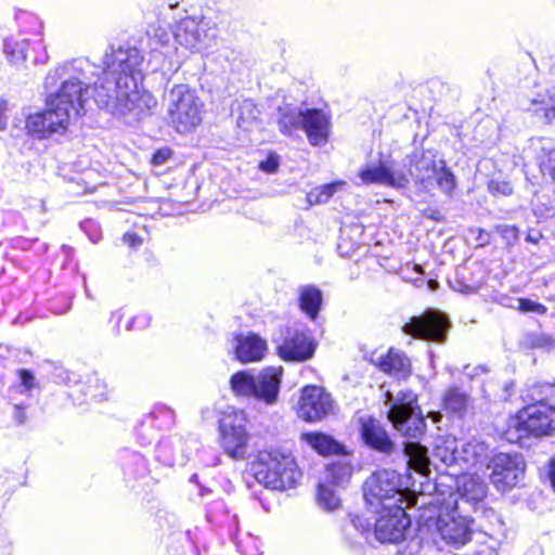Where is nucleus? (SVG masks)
<instances>
[{"mask_svg":"<svg viewBox=\"0 0 555 555\" xmlns=\"http://www.w3.org/2000/svg\"><path fill=\"white\" fill-rule=\"evenodd\" d=\"M142 62L140 50L129 46H120L105 54V77L100 85L93 82L94 101L100 108L115 116L140 120L156 106L155 98L138 88L142 79ZM87 67L88 63L73 60L60 63L47 73L43 81L47 108L28 116L26 128L30 134L44 139L64 133L72 117L85 112L92 85Z\"/></svg>","mask_w":555,"mask_h":555,"instance_id":"f257e3e1","label":"nucleus"},{"mask_svg":"<svg viewBox=\"0 0 555 555\" xmlns=\"http://www.w3.org/2000/svg\"><path fill=\"white\" fill-rule=\"evenodd\" d=\"M359 177L365 184L378 183L395 189L406 188L410 178L424 189L436 184L444 194H452L456 183L455 177L446 163L437 160L435 152L415 151L409 158V168L400 167L396 163L380 162L378 166L363 168Z\"/></svg>","mask_w":555,"mask_h":555,"instance_id":"f03ea898","label":"nucleus"},{"mask_svg":"<svg viewBox=\"0 0 555 555\" xmlns=\"http://www.w3.org/2000/svg\"><path fill=\"white\" fill-rule=\"evenodd\" d=\"M551 385H535L531 399L534 403L521 409L515 416L509 417L504 433L506 440L515 442L524 436H548L555 433V408L544 402Z\"/></svg>","mask_w":555,"mask_h":555,"instance_id":"7ed1b4c3","label":"nucleus"},{"mask_svg":"<svg viewBox=\"0 0 555 555\" xmlns=\"http://www.w3.org/2000/svg\"><path fill=\"white\" fill-rule=\"evenodd\" d=\"M256 480L273 490H285L296 485L300 474L294 457L280 450L260 451L251 463Z\"/></svg>","mask_w":555,"mask_h":555,"instance_id":"20e7f679","label":"nucleus"},{"mask_svg":"<svg viewBox=\"0 0 555 555\" xmlns=\"http://www.w3.org/2000/svg\"><path fill=\"white\" fill-rule=\"evenodd\" d=\"M385 405L389 406V422L403 437L420 439L425 434L426 423L413 391L400 390L396 395L386 391Z\"/></svg>","mask_w":555,"mask_h":555,"instance_id":"39448f33","label":"nucleus"},{"mask_svg":"<svg viewBox=\"0 0 555 555\" xmlns=\"http://www.w3.org/2000/svg\"><path fill=\"white\" fill-rule=\"evenodd\" d=\"M363 495L366 503L377 511L389 506H406L413 503V499L405 498L406 487L402 476L393 469H379L374 472L364 482Z\"/></svg>","mask_w":555,"mask_h":555,"instance_id":"423d86ee","label":"nucleus"},{"mask_svg":"<svg viewBox=\"0 0 555 555\" xmlns=\"http://www.w3.org/2000/svg\"><path fill=\"white\" fill-rule=\"evenodd\" d=\"M278 125L285 135H294L298 130H304L309 142L315 146L324 145L328 139L330 120L315 108L305 112L289 107L280 108Z\"/></svg>","mask_w":555,"mask_h":555,"instance_id":"0eeeda50","label":"nucleus"},{"mask_svg":"<svg viewBox=\"0 0 555 555\" xmlns=\"http://www.w3.org/2000/svg\"><path fill=\"white\" fill-rule=\"evenodd\" d=\"M167 116L178 132H188L202 120L195 93L185 85H176L168 94Z\"/></svg>","mask_w":555,"mask_h":555,"instance_id":"6e6552de","label":"nucleus"},{"mask_svg":"<svg viewBox=\"0 0 555 555\" xmlns=\"http://www.w3.org/2000/svg\"><path fill=\"white\" fill-rule=\"evenodd\" d=\"M243 411L224 412L220 420L221 444L225 453L235 460L244 459L247 452L248 435Z\"/></svg>","mask_w":555,"mask_h":555,"instance_id":"1a4fd4ad","label":"nucleus"},{"mask_svg":"<svg viewBox=\"0 0 555 555\" xmlns=\"http://www.w3.org/2000/svg\"><path fill=\"white\" fill-rule=\"evenodd\" d=\"M488 467L491 469L490 480L502 492L516 487L524 478L526 463L518 453H498L491 457Z\"/></svg>","mask_w":555,"mask_h":555,"instance_id":"9d476101","label":"nucleus"},{"mask_svg":"<svg viewBox=\"0 0 555 555\" xmlns=\"http://www.w3.org/2000/svg\"><path fill=\"white\" fill-rule=\"evenodd\" d=\"M379 514L375 521V537L382 543H398L405 537L411 520L402 505L377 508Z\"/></svg>","mask_w":555,"mask_h":555,"instance_id":"9b49d317","label":"nucleus"},{"mask_svg":"<svg viewBox=\"0 0 555 555\" xmlns=\"http://www.w3.org/2000/svg\"><path fill=\"white\" fill-rule=\"evenodd\" d=\"M450 322L446 314L437 310H427L420 317H413L402 331L418 339L442 344L447 339Z\"/></svg>","mask_w":555,"mask_h":555,"instance_id":"f8f14e48","label":"nucleus"},{"mask_svg":"<svg viewBox=\"0 0 555 555\" xmlns=\"http://www.w3.org/2000/svg\"><path fill=\"white\" fill-rule=\"evenodd\" d=\"M175 40L193 52H206L216 44L215 34H209L205 26L193 17L182 18L175 33Z\"/></svg>","mask_w":555,"mask_h":555,"instance_id":"ddd939ff","label":"nucleus"},{"mask_svg":"<svg viewBox=\"0 0 555 555\" xmlns=\"http://www.w3.org/2000/svg\"><path fill=\"white\" fill-rule=\"evenodd\" d=\"M333 411V400L328 392L318 386L302 389L297 414L307 422H315L326 417Z\"/></svg>","mask_w":555,"mask_h":555,"instance_id":"4468645a","label":"nucleus"},{"mask_svg":"<svg viewBox=\"0 0 555 555\" xmlns=\"http://www.w3.org/2000/svg\"><path fill=\"white\" fill-rule=\"evenodd\" d=\"M315 343L302 328H287L282 344L278 346L279 356L285 361L304 362L311 359Z\"/></svg>","mask_w":555,"mask_h":555,"instance_id":"2eb2a0df","label":"nucleus"},{"mask_svg":"<svg viewBox=\"0 0 555 555\" xmlns=\"http://www.w3.org/2000/svg\"><path fill=\"white\" fill-rule=\"evenodd\" d=\"M358 424L360 436L365 446L385 455H390L396 451V444L380 421L363 414L358 417Z\"/></svg>","mask_w":555,"mask_h":555,"instance_id":"dca6fc26","label":"nucleus"},{"mask_svg":"<svg viewBox=\"0 0 555 555\" xmlns=\"http://www.w3.org/2000/svg\"><path fill=\"white\" fill-rule=\"evenodd\" d=\"M434 521V541L439 537L446 544L453 547L465 545L470 540V529L464 519L439 517Z\"/></svg>","mask_w":555,"mask_h":555,"instance_id":"f3484780","label":"nucleus"},{"mask_svg":"<svg viewBox=\"0 0 555 555\" xmlns=\"http://www.w3.org/2000/svg\"><path fill=\"white\" fill-rule=\"evenodd\" d=\"M282 367L269 366L255 376L254 398L268 405L276 403L281 386Z\"/></svg>","mask_w":555,"mask_h":555,"instance_id":"a211bd4d","label":"nucleus"},{"mask_svg":"<svg viewBox=\"0 0 555 555\" xmlns=\"http://www.w3.org/2000/svg\"><path fill=\"white\" fill-rule=\"evenodd\" d=\"M371 362L397 378H406L411 374L410 359L393 348L389 349L387 354L372 356Z\"/></svg>","mask_w":555,"mask_h":555,"instance_id":"6ab92c4d","label":"nucleus"},{"mask_svg":"<svg viewBox=\"0 0 555 555\" xmlns=\"http://www.w3.org/2000/svg\"><path fill=\"white\" fill-rule=\"evenodd\" d=\"M235 341L236 358L243 363L260 361L267 350V341L254 333L237 335Z\"/></svg>","mask_w":555,"mask_h":555,"instance_id":"aec40b11","label":"nucleus"},{"mask_svg":"<svg viewBox=\"0 0 555 555\" xmlns=\"http://www.w3.org/2000/svg\"><path fill=\"white\" fill-rule=\"evenodd\" d=\"M488 451V446L481 441L470 440L462 443L457 463L460 473H463L470 467H475L477 465L482 466L486 464L489 459Z\"/></svg>","mask_w":555,"mask_h":555,"instance_id":"412c9836","label":"nucleus"},{"mask_svg":"<svg viewBox=\"0 0 555 555\" xmlns=\"http://www.w3.org/2000/svg\"><path fill=\"white\" fill-rule=\"evenodd\" d=\"M459 441L453 436H439L436 438L433 457L447 467L457 466L459 463Z\"/></svg>","mask_w":555,"mask_h":555,"instance_id":"4be33fe9","label":"nucleus"},{"mask_svg":"<svg viewBox=\"0 0 555 555\" xmlns=\"http://www.w3.org/2000/svg\"><path fill=\"white\" fill-rule=\"evenodd\" d=\"M462 476L456 481L460 496L472 503H478L486 498L487 485L476 475L461 473Z\"/></svg>","mask_w":555,"mask_h":555,"instance_id":"5701e85b","label":"nucleus"},{"mask_svg":"<svg viewBox=\"0 0 555 555\" xmlns=\"http://www.w3.org/2000/svg\"><path fill=\"white\" fill-rule=\"evenodd\" d=\"M531 149L535 153L537 163L543 173L548 172L553 177L555 168V142L546 138L531 140Z\"/></svg>","mask_w":555,"mask_h":555,"instance_id":"b1692460","label":"nucleus"},{"mask_svg":"<svg viewBox=\"0 0 555 555\" xmlns=\"http://www.w3.org/2000/svg\"><path fill=\"white\" fill-rule=\"evenodd\" d=\"M403 446L409 467L416 473L427 475L431 463L427 449L417 441H408Z\"/></svg>","mask_w":555,"mask_h":555,"instance_id":"393cba45","label":"nucleus"},{"mask_svg":"<svg viewBox=\"0 0 555 555\" xmlns=\"http://www.w3.org/2000/svg\"><path fill=\"white\" fill-rule=\"evenodd\" d=\"M322 305V292L313 285L299 289V307L311 320H315Z\"/></svg>","mask_w":555,"mask_h":555,"instance_id":"a878e982","label":"nucleus"},{"mask_svg":"<svg viewBox=\"0 0 555 555\" xmlns=\"http://www.w3.org/2000/svg\"><path fill=\"white\" fill-rule=\"evenodd\" d=\"M80 391L88 400L94 402H102L108 398L107 384L98 373H92L87 376L85 383L81 385Z\"/></svg>","mask_w":555,"mask_h":555,"instance_id":"bb28decb","label":"nucleus"},{"mask_svg":"<svg viewBox=\"0 0 555 555\" xmlns=\"http://www.w3.org/2000/svg\"><path fill=\"white\" fill-rule=\"evenodd\" d=\"M301 439L323 455L339 453L341 449L337 441L322 433H306L301 435Z\"/></svg>","mask_w":555,"mask_h":555,"instance_id":"cd10ccee","label":"nucleus"},{"mask_svg":"<svg viewBox=\"0 0 555 555\" xmlns=\"http://www.w3.org/2000/svg\"><path fill=\"white\" fill-rule=\"evenodd\" d=\"M470 399L466 392L459 388H451L443 396V409L452 414L462 417L467 411Z\"/></svg>","mask_w":555,"mask_h":555,"instance_id":"c85d7f7f","label":"nucleus"},{"mask_svg":"<svg viewBox=\"0 0 555 555\" xmlns=\"http://www.w3.org/2000/svg\"><path fill=\"white\" fill-rule=\"evenodd\" d=\"M235 112L237 114L236 121L240 128L250 130L254 126L258 125L260 111L251 100H243L238 103Z\"/></svg>","mask_w":555,"mask_h":555,"instance_id":"c756f323","label":"nucleus"},{"mask_svg":"<svg viewBox=\"0 0 555 555\" xmlns=\"http://www.w3.org/2000/svg\"><path fill=\"white\" fill-rule=\"evenodd\" d=\"M352 466L346 460H339L327 465L326 468V481L344 487L347 485L352 475Z\"/></svg>","mask_w":555,"mask_h":555,"instance_id":"7c9ffc66","label":"nucleus"},{"mask_svg":"<svg viewBox=\"0 0 555 555\" xmlns=\"http://www.w3.org/2000/svg\"><path fill=\"white\" fill-rule=\"evenodd\" d=\"M230 386L236 396L253 397L255 393V375L249 371H240L230 378Z\"/></svg>","mask_w":555,"mask_h":555,"instance_id":"2f4dec72","label":"nucleus"},{"mask_svg":"<svg viewBox=\"0 0 555 555\" xmlns=\"http://www.w3.org/2000/svg\"><path fill=\"white\" fill-rule=\"evenodd\" d=\"M28 44V40L20 35L11 36L4 39L3 50L11 62L18 64L26 60Z\"/></svg>","mask_w":555,"mask_h":555,"instance_id":"473e14b6","label":"nucleus"},{"mask_svg":"<svg viewBox=\"0 0 555 555\" xmlns=\"http://www.w3.org/2000/svg\"><path fill=\"white\" fill-rule=\"evenodd\" d=\"M535 115H542L546 122L555 124V95L545 94L531 100L528 107Z\"/></svg>","mask_w":555,"mask_h":555,"instance_id":"72a5a7b5","label":"nucleus"},{"mask_svg":"<svg viewBox=\"0 0 555 555\" xmlns=\"http://www.w3.org/2000/svg\"><path fill=\"white\" fill-rule=\"evenodd\" d=\"M340 185L341 183H330L314 188L307 194V202L310 206L324 204L328 202Z\"/></svg>","mask_w":555,"mask_h":555,"instance_id":"f704fd0d","label":"nucleus"},{"mask_svg":"<svg viewBox=\"0 0 555 555\" xmlns=\"http://www.w3.org/2000/svg\"><path fill=\"white\" fill-rule=\"evenodd\" d=\"M318 503L323 509L335 511L340 506V499L330 486L326 483H320Z\"/></svg>","mask_w":555,"mask_h":555,"instance_id":"c9c22d12","label":"nucleus"},{"mask_svg":"<svg viewBox=\"0 0 555 555\" xmlns=\"http://www.w3.org/2000/svg\"><path fill=\"white\" fill-rule=\"evenodd\" d=\"M494 231L502 237L507 249H511L519 242L520 231L516 225L496 224Z\"/></svg>","mask_w":555,"mask_h":555,"instance_id":"e433bc0d","label":"nucleus"},{"mask_svg":"<svg viewBox=\"0 0 555 555\" xmlns=\"http://www.w3.org/2000/svg\"><path fill=\"white\" fill-rule=\"evenodd\" d=\"M517 309L521 312H533L537 314H545L547 311L544 305L527 298L517 299Z\"/></svg>","mask_w":555,"mask_h":555,"instance_id":"4c0bfd02","label":"nucleus"},{"mask_svg":"<svg viewBox=\"0 0 555 555\" xmlns=\"http://www.w3.org/2000/svg\"><path fill=\"white\" fill-rule=\"evenodd\" d=\"M530 346L532 348L551 350L554 348L555 341L550 335L540 333L530 336Z\"/></svg>","mask_w":555,"mask_h":555,"instance_id":"58836bf2","label":"nucleus"},{"mask_svg":"<svg viewBox=\"0 0 555 555\" xmlns=\"http://www.w3.org/2000/svg\"><path fill=\"white\" fill-rule=\"evenodd\" d=\"M488 189L491 194L493 195H511L513 192V188L509 182L507 181H500V180H491L489 182Z\"/></svg>","mask_w":555,"mask_h":555,"instance_id":"ea45409f","label":"nucleus"},{"mask_svg":"<svg viewBox=\"0 0 555 555\" xmlns=\"http://www.w3.org/2000/svg\"><path fill=\"white\" fill-rule=\"evenodd\" d=\"M20 385L17 389L20 392L29 391L35 386V377L33 373L28 370H20L18 371Z\"/></svg>","mask_w":555,"mask_h":555,"instance_id":"a19ab883","label":"nucleus"},{"mask_svg":"<svg viewBox=\"0 0 555 555\" xmlns=\"http://www.w3.org/2000/svg\"><path fill=\"white\" fill-rule=\"evenodd\" d=\"M172 156V151L169 147H163L157 150L152 157V164L154 166H162L166 164Z\"/></svg>","mask_w":555,"mask_h":555,"instance_id":"79ce46f5","label":"nucleus"},{"mask_svg":"<svg viewBox=\"0 0 555 555\" xmlns=\"http://www.w3.org/2000/svg\"><path fill=\"white\" fill-rule=\"evenodd\" d=\"M279 167V160L275 156H269L266 160L261 162L259 168L268 173L276 171Z\"/></svg>","mask_w":555,"mask_h":555,"instance_id":"37998d69","label":"nucleus"},{"mask_svg":"<svg viewBox=\"0 0 555 555\" xmlns=\"http://www.w3.org/2000/svg\"><path fill=\"white\" fill-rule=\"evenodd\" d=\"M152 38L156 39L160 46H165L170 40V34L164 28H158L155 30Z\"/></svg>","mask_w":555,"mask_h":555,"instance_id":"c03bdc74","label":"nucleus"},{"mask_svg":"<svg viewBox=\"0 0 555 555\" xmlns=\"http://www.w3.org/2000/svg\"><path fill=\"white\" fill-rule=\"evenodd\" d=\"M122 241L125 244L131 247H138L142 244L141 237L134 233H125L122 236Z\"/></svg>","mask_w":555,"mask_h":555,"instance_id":"a18cd8bd","label":"nucleus"},{"mask_svg":"<svg viewBox=\"0 0 555 555\" xmlns=\"http://www.w3.org/2000/svg\"><path fill=\"white\" fill-rule=\"evenodd\" d=\"M543 237V234L539 230L530 229L526 236L525 241L530 244H538Z\"/></svg>","mask_w":555,"mask_h":555,"instance_id":"49530a36","label":"nucleus"},{"mask_svg":"<svg viewBox=\"0 0 555 555\" xmlns=\"http://www.w3.org/2000/svg\"><path fill=\"white\" fill-rule=\"evenodd\" d=\"M352 524L356 529L361 530L362 532H365L371 527V522L367 519L360 516H356L352 519Z\"/></svg>","mask_w":555,"mask_h":555,"instance_id":"de8ad7c7","label":"nucleus"},{"mask_svg":"<svg viewBox=\"0 0 555 555\" xmlns=\"http://www.w3.org/2000/svg\"><path fill=\"white\" fill-rule=\"evenodd\" d=\"M14 417L18 424H24L26 421V414L24 408L16 404L14 405Z\"/></svg>","mask_w":555,"mask_h":555,"instance_id":"09e8293b","label":"nucleus"},{"mask_svg":"<svg viewBox=\"0 0 555 555\" xmlns=\"http://www.w3.org/2000/svg\"><path fill=\"white\" fill-rule=\"evenodd\" d=\"M5 111V104L0 102V130H3L8 124V115Z\"/></svg>","mask_w":555,"mask_h":555,"instance_id":"8fccbe9b","label":"nucleus"},{"mask_svg":"<svg viewBox=\"0 0 555 555\" xmlns=\"http://www.w3.org/2000/svg\"><path fill=\"white\" fill-rule=\"evenodd\" d=\"M548 477L553 489L555 490V460L551 461Z\"/></svg>","mask_w":555,"mask_h":555,"instance_id":"3c124183","label":"nucleus"},{"mask_svg":"<svg viewBox=\"0 0 555 555\" xmlns=\"http://www.w3.org/2000/svg\"><path fill=\"white\" fill-rule=\"evenodd\" d=\"M430 417L433 418L434 423H438L441 420L442 415L440 412H431Z\"/></svg>","mask_w":555,"mask_h":555,"instance_id":"603ef678","label":"nucleus"},{"mask_svg":"<svg viewBox=\"0 0 555 555\" xmlns=\"http://www.w3.org/2000/svg\"><path fill=\"white\" fill-rule=\"evenodd\" d=\"M428 286H429V288H430V289H433V291H434V289H436V288H437V286H438V282H437V281H435V280H430V281L428 282Z\"/></svg>","mask_w":555,"mask_h":555,"instance_id":"864d4df0","label":"nucleus"},{"mask_svg":"<svg viewBox=\"0 0 555 555\" xmlns=\"http://www.w3.org/2000/svg\"><path fill=\"white\" fill-rule=\"evenodd\" d=\"M196 479H197V476H196V475H193V476L191 477V480H192V481H193V480H196Z\"/></svg>","mask_w":555,"mask_h":555,"instance_id":"5fc2aeb1","label":"nucleus"},{"mask_svg":"<svg viewBox=\"0 0 555 555\" xmlns=\"http://www.w3.org/2000/svg\"><path fill=\"white\" fill-rule=\"evenodd\" d=\"M553 181L555 182V167H554V171H553V177H552Z\"/></svg>","mask_w":555,"mask_h":555,"instance_id":"6e6d98bb","label":"nucleus"},{"mask_svg":"<svg viewBox=\"0 0 555 555\" xmlns=\"http://www.w3.org/2000/svg\"><path fill=\"white\" fill-rule=\"evenodd\" d=\"M485 234L483 231H480V234H479V240H481V235Z\"/></svg>","mask_w":555,"mask_h":555,"instance_id":"4d7b16f0","label":"nucleus"}]
</instances>
